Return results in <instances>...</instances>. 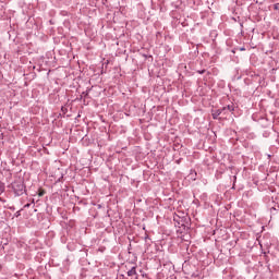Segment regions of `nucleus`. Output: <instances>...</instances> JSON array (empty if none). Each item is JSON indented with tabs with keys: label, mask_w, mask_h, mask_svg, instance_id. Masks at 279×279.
Returning a JSON list of instances; mask_svg holds the SVG:
<instances>
[{
	"label": "nucleus",
	"mask_w": 279,
	"mask_h": 279,
	"mask_svg": "<svg viewBox=\"0 0 279 279\" xmlns=\"http://www.w3.org/2000/svg\"><path fill=\"white\" fill-rule=\"evenodd\" d=\"M3 191H5V186L3 185V183H0V195L1 193H3Z\"/></svg>",
	"instance_id": "nucleus-3"
},
{
	"label": "nucleus",
	"mask_w": 279,
	"mask_h": 279,
	"mask_svg": "<svg viewBox=\"0 0 279 279\" xmlns=\"http://www.w3.org/2000/svg\"><path fill=\"white\" fill-rule=\"evenodd\" d=\"M128 276H136V267H132V269L128 271Z\"/></svg>",
	"instance_id": "nucleus-2"
},
{
	"label": "nucleus",
	"mask_w": 279,
	"mask_h": 279,
	"mask_svg": "<svg viewBox=\"0 0 279 279\" xmlns=\"http://www.w3.org/2000/svg\"><path fill=\"white\" fill-rule=\"evenodd\" d=\"M15 195H23L25 193V185L22 182H15L12 185Z\"/></svg>",
	"instance_id": "nucleus-1"
}]
</instances>
